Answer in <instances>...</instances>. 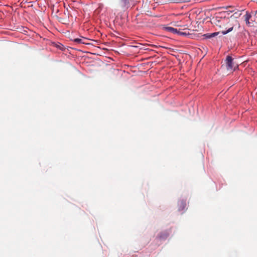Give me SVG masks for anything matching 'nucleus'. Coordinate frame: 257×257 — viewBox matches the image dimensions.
I'll list each match as a JSON object with an SVG mask.
<instances>
[{
    "mask_svg": "<svg viewBox=\"0 0 257 257\" xmlns=\"http://www.w3.org/2000/svg\"><path fill=\"white\" fill-rule=\"evenodd\" d=\"M229 22L230 20L229 18H220V19L217 20L216 25L220 28H225L226 29L227 27L226 26L229 24Z\"/></svg>",
    "mask_w": 257,
    "mask_h": 257,
    "instance_id": "obj_1",
    "label": "nucleus"
},
{
    "mask_svg": "<svg viewBox=\"0 0 257 257\" xmlns=\"http://www.w3.org/2000/svg\"><path fill=\"white\" fill-rule=\"evenodd\" d=\"M226 64L227 70H235L233 67V59L231 56H227L226 58Z\"/></svg>",
    "mask_w": 257,
    "mask_h": 257,
    "instance_id": "obj_2",
    "label": "nucleus"
},
{
    "mask_svg": "<svg viewBox=\"0 0 257 257\" xmlns=\"http://www.w3.org/2000/svg\"><path fill=\"white\" fill-rule=\"evenodd\" d=\"M86 41L87 39L84 37H82L81 38H76L73 40V41L77 44H88L86 42Z\"/></svg>",
    "mask_w": 257,
    "mask_h": 257,
    "instance_id": "obj_3",
    "label": "nucleus"
},
{
    "mask_svg": "<svg viewBox=\"0 0 257 257\" xmlns=\"http://www.w3.org/2000/svg\"><path fill=\"white\" fill-rule=\"evenodd\" d=\"M218 34H219V32L207 33V34H204L203 35V37L205 39H210V38H211L212 37H214L217 36L218 35Z\"/></svg>",
    "mask_w": 257,
    "mask_h": 257,
    "instance_id": "obj_4",
    "label": "nucleus"
},
{
    "mask_svg": "<svg viewBox=\"0 0 257 257\" xmlns=\"http://www.w3.org/2000/svg\"><path fill=\"white\" fill-rule=\"evenodd\" d=\"M244 17H245V21L246 24L247 25H249V21L250 18H251L250 14L249 13L246 12Z\"/></svg>",
    "mask_w": 257,
    "mask_h": 257,
    "instance_id": "obj_5",
    "label": "nucleus"
},
{
    "mask_svg": "<svg viewBox=\"0 0 257 257\" xmlns=\"http://www.w3.org/2000/svg\"><path fill=\"white\" fill-rule=\"evenodd\" d=\"M229 26L230 27L227 30H226V31H222L221 32L222 34L225 35V34H227L228 33H229V32H230L232 31L233 28V26L229 25Z\"/></svg>",
    "mask_w": 257,
    "mask_h": 257,
    "instance_id": "obj_6",
    "label": "nucleus"
},
{
    "mask_svg": "<svg viewBox=\"0 0 257 257\" xmlns=\"http://www.w3.org/2000/svg\"><path fill=\"white\" fill-rule=\"evenodd\" d=\"M167 29L169 31L172 32L173 33H178V30L175 28H174L172 27H168Z\"/></svg>",
    "mask_w": 257,
    "mask_h": 257,
    "instance_id": "obj_7",
    "label": "nucleus"
},
{
    "mask_svg": "<svg viewBox=\"0 0 257 257\" xmlns=\"http://www.w3.org/2000/svg\"><path fill=\"white\" fill-rule=\"evenodd\" d=\"M123 6H126L128 4V0H122Z\"/></svg>",
    "mask_w": 257,
    "mask_h": 257,
    "instance_id": "obj_8",
    "label": "nucleus"
},
{
    "mask_svg": "<svg viewBox=\"0 0 257 257\" xmlns=\"http://www.w3.org/2000/svg\"><path fill=\"white\" fill-rule=\"evenodd\" d=\"M178 34H179L180 35H186V33L184 32H178Z\"/></svg>",
    "mask_w": 257,
    "mask_h": 257,
    "instance_id": "obj_9",
    "label": "nucleus"
}]
</instances>
